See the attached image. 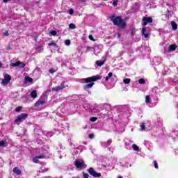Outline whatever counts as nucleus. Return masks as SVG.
<instances>
[{
	"label": "nucleus",
	"instance_id": "obj_41",
	"mask_svg": "<svg viewBox=\"0 0 178 178\" xmlns=\"http://www.w3.org/2000/svg\"><path fill=\"white\" fill-rule=\"evenodd\" d=\"M3 145H5V141H0V147H3Z\"/></svg>",
	"mask_w": 178,
	"mask_h": 178
},
{
	"label": "nucleus",
	"instance_id": "obj_20",
	"mask_svg": "<svg viewBox=\"0 0 178 178\" xmlns=\"http://www.w3.org/2000/svg\"><path fill=\"white\" fill-rule=\"evenodd\" d=\"M132 149H134L136 152H138V151H140V147L137 146V145H136V144H133L132 145Z\"/></svg>",
	"mask_w": 178,
	"mask_h": 178
},
{
	"label": "nucleus",
	"instance_id": "obj_12",
	"mask_svg": "<svg viewBox=\"0 0 178 178\" xmlns=\"http://www.w3.org/2000/svg\"><path fill=\"white\" fill-rule=\"evenodd\" d=\"M74 165L76 168H84V161H76Z\"/></svg>",
	"mask_w": 178,
	"mask_h": 178
},
{
	"label": "nucleus",
	"instance_id": "obj_17",
	"mask_svg": "<svg viewBox=\"0 0 178 178\" xmlns=\"http://www.w3.org/2000/svg\"><path fill=\"white\" fill-rule=\"evenodd\" d=\"M171 27L174 31H176V30H177V24L175 22L172 21Z\"/></svg>",
	"mask_w": 178,
	"mask_h": 178
},
{
	"label": "nucleus",
	"instance_id": "obj_23",
	"mask_svg": "<svg viewBox=\"0 0 178 178\" xmlns=\"http://www.w3.org/2000/svg\"><path fill=\"white\" fill-rule=\"evenodd\" d=\"M152 104L156 105L158 104V97L152 96Z\"/></svg>",
	"mask_w": 178,
	"mask_h": 178
},
{
	"label": "nucleus",
	"instance_id": "obj_19",
	"mask_svg": "<svg viewBox=\"0 0 178 178\" xmlns=\"http://www.w3.org/2000/svg\"><path fill=\"white\" fill-rule=\"evenodd\" d=\"M30 97L31 98H37V91L36 90H33L30 94Z\"/></svg>",
	"mask_w": 178,
	"mask_h": 178
},
{
	"label": "nucleus",
	"instance_id": "obj_18",
	"mask_svg": "<svg viewBox=\"0 0 178 178\" xmlns=\"http://www.w3.org/2000/svg\"><path fill=\"white\" fill-rule=\"evenodd\" d=\"M13 172L16 175H22V170H20L17 167L13 168Z\"/></svg>",
	"mask_w": 178,
	"mask_h": 178
},
{
	"label": "nucleus",
	"instance_id": "obj_38",
	"mask_svg": "<svg viewBox=\"0 0 178 178\" xmlns=\"http://www.w3.org/2000/svg\"><path fill=\"white\" fill-rule=\"evenodd\" d=\"M50 34H51V35H56V31H50Z\"/></svg>",
	"mask_w": 178,
	"mask_h": 178
},
{
	"label": "nucleus",
	"instance_id": "obj_1",
	"mask_svg": "<svg viewBox=\"0 0 178 178\" xmlns=\"http://www.w3.org/2000/svg\"><path fill=\"white\" fill-rule=\"evenodd\" d=\"M97 80H101V77H99V76H93L81 79V83H90L83 86V90L87 91V90H90V88H92L94 86L92 81H97Z\"/></svg>",
	"mask_w": 178,
	"mask_h": 178
},
{
	"label": "nucleus",
	"instance_id": "obj_24",
	"mask_svg": "<svg viewBox=\"0 0 178 178\" xmlns=\"http://www.w3.org/2000/svg\"><path fill=\"white\" fill-rule=\"evenodd\" d=\"M131 81V80L129 78L123 79L124 84H130Z\"/></svg>",
	"mask_w": 178,
	"mask_h": 178
},
{
	"label": "nucleus",
	"instance_id": "obj_47",
	"mask_svg": "<svg viewBox=\"0 0 178 178\" xmlns=\"http://www.w3.org/2000/svg\"><path fill=\"white\" fill-rule=\"evenodd\" d=\"M108 149H109V151H113V147H108Z\"/></svg>",
	"mask_w": 178,
	"mask_h": 178
},
{
	"label": "nucleus",
	"instance_id": "obj_51",
	"mask_svg": "<svg viewBox=\"0 0 178 178\" xmlns=\"http://www.w3.org/2000/svg\"><path fill=\"white\" fill-rule=\"evenodd\" d=\"M94 54H95V55H97L96 53H95V51L94 52Z\"/></svg>",
	"mask_w": 178,
	"mask_h": 178
},
{
	"label": "nucleus",
	"instance_id": "obj_36",
	"mask_svg": "<svg viewBox=\"0 0 178 178\" xmlns=\"http://www.w3.org/2000/svg\"><path fill=\"white\" fill-rule=\"evenodd\" d=\"M118 0H114L113 2V6H118Z\"/></svg>",
	"mask_w": 178,
	"mask_h": 178
},
{
	"label": "nucleus",
	"instance_id": "obj_44",
	"mask_svg": "<svg viewBox=\"0 0 178 178\" xmlns=\"http://www.w3.org/2000/svg\"><path fill=\"white\" fill-rule=\"evenodd\" d=\"M89 39L91 40V41H94V38L92 37V35H90Z\"/></svg>",
	"mask_w": 178,
	"mask_h": 178
},
{
	"label": "nucleus",
	"instance_id": "obj_30",
	"mask_svg": "<svg viewBox=\"0 0 178 178\" xmlns=\"http://www.w3.org/2000/svg\"><path fill=\"white\" fill-rule=\"evenodd\" d=\"M153 164H154V166L155 169L159 168L158 162H156V161H153Z\"/></svg>",
	"mask_w": 178,
	"mask_h": 178
},
{
	"label": "nucleus",
	"instance_id": "obj_33",
	"mask_svg": "<svg viewBox=\"0 0 178 178\" xmlns=\"http://www.w3.org/2000/svg\"><path fill=\"white\" fill-rule=\"evenodd\" d=\"M72 154L73 155H76V154H79V149H74Z\"/></svg>",
	"mask_w": 178,
	"mask_h": 178
},
{
	"label": "nucleus",
	"instance_id": "obj_29",
	"mask_svg": "<svg viewBox=\"0 0 178 178\" xmlns=\"http://www.w3.org/2000/svg\"><path fill=\"white\" fill-rule=\"evenodd\" d=\"M138 83L139 84H145V80L144 79H140Z\"/></svg>",
	"mask_w": 178,
	"mask_h": 178
},
{
	"label": "nucleus",
	"instance_id": "obj_25",
	"mask_svg": "<svg viewBox=\"0 0 178 178\" xmlns=\"http://www.w3.org/2000/svg\"><path fill=\"white\" fill-rule=\"evenodd\" d=\"M25 81H27L28 83H31L33 81V78H30V76H26Z\"/></svg>",
	"mask_w": 178,
	"mask_h": 178
},
{
	"label": "nucleus",
	"instance_id": "obj_37",
	"mask_svg": "<svg viewBox=\"0 0 178 178\" xmlns=\"http://www.w3.org/2000/svg\"><path fill=\"white\" fill-rule=\"evenodd\" d=\"M65 45H67V46L70 45V40H65Z\"/></svg>",
	"mask_w": 178,
	"mask_h": 178
},
{
	"label": "nucleus",
	"instance_id": "obj_5",
	"mask_svg": "<svg viewBox=\"0 0 178 178\" xmlns=\"http://www.w3.org/2000/svg\"><path fill=\"white\" fill-rule=\"evenodd\" d=\"M28 117H29V114L22 113L17 116V119L15 120V122L20 123V122H23L24 120H26V119H27Z\"/></svg>",
	"mask_w": 178,
	"mask_h": 178
},
{
	"label": "nucleus",
	"instance_id": "obj_52",
	"mask_svg": "<svg viewBox=\"0 0 178 178\" xmlns=\"http://www.w3.org/2000/svg\"><path fill=\"white\" fill-rule=\"evenodd\" d=\"M97 49H98V47H97Z\"/></svg>",
	"mask_w": 178,
	"mask_h": 178
},
{
	"label": "nucleus",
	"instance_id": "obj_6",
	"mask_svg": "<svg viewBox=\"0 0 178 178\" xmlns=\"http://www.w3.org/2000/svg\"><path fill=\"white\" fill-rule=\"evenodd\" d=\"M10 66V67H22V69H24V67H26V64L21 61H17L15 63H11Z\"/></svg>",
	"mask_w": 178,
	"mask_h": 178
},
{
	"label": "nucleus",
	"instance_id": "obj_42",
	"mask_svg": "<svg viewBox=\"0 0 178 178\" xmlns=\"http://www.w3.org/2000/svg\"><path fill=\"white\" fill-rule=\"evenodd\" d=\"M89 176L88 174L83 173V178H88Z\"/></svg>",
	"mask_w": 178,
	"mask_h": 178
},
{
	"label": "nucleus",
	"instance_id": "obj_21",
	"mask_svg": "<svg viewBox=\"0 0 178 178\" xmlns=\"http://www.w3.org/2000/svg\"><path fill=\"white\" fill-rule=\"evenodd\" d=\"M44 104H45V101H39L35 103V106H41L42 105H44Z\"/></svg>",
	"mask_w": 178,
	"mask_h": 178
},
{
	"label": "nucleus",
	"instance_id": "obj_4",
	"mask_svg": "<svg viewBox=\"0 0 178 178\" xmlns=\"http://www.w3.org/2000/svg\"><path fill=\"white\" fill-rule=\"evenodd\" d=\"M176 48H177L176 44H171L168 48H165L164 51L165 56H166V58H170V56H172V52L176 51Z\"/></svg>",
	"mask_w": 178,
	"mask_h": 178
},
{
	"label": "nucleus",
	"instance_id": "obj_7",
	"mask_svg": "<svg viewBox=\"0 0 178 178\" xmlns=\"http://www.w3.org/2000/svg\"><path fill=\"white\" fill-rule=\"evenodd\" d=\"M88 172L93 177H101V173L97 172L92 168H89Z\"/></svg>",
	"mask_w": 178,
	"mask_h": 178
},
{
	"label": "nucleus",
	"instance_id": "obj_13",
	"mask_svg": "<svg viewBox=\"0 0 178 178\" xmlns=\"http://www.w3.org/2000/svg\"><path fill=\"white\" fill-rule=\"evenodd\" d=\"M146 104H152V95H148L145 97Z\"/></svg>",
	"mask_w": 178,
	"mask_h": 178
},
{
	"label": "nucleus",
	"instance_id": "obj_9",
	"mask_svg": "<svg viewBox=\"0 0 178 178\" xmlns=\"http://www.w3.org/2000/svg\"><path fill=\"white\" fill-rule=\"evenodd\" d=\"M10 80H12V76L10 75L7 74L4 76V79L1 81V84L3 86H7V84H9Z\"/></svg>",
	"mask_w": 178,
	"mask_h": 178
},
{
	"label": "nucleus",
	"instance_id": "obj_34",
	"mask_svg": "<svg viewBox=\"0 0 178 178\" xmlns=\"http://www.w3.org/2000/svg\"><path fill=\"white\" fill-rule=\"evenodd\" d=\"M49 47H56V43L51 42L48 44Z\"/></svg>",
	"mask_w": 178,
	"mask_h": 178
},
{
	"label": "nucleus",
	"instance_id": "obj_50",
	"mask_svg": "<svg viewBox=\"0 0 178 178\" xmlns=\"http://www.w3.org/2000/svg\"><path fill=\"white\" fill-rule=\"evenodd\" d=\"M0 67H2V63H0Z\"/></svg>",
	"mask_w": 178,
	"mask_h": 178
},
{
	"label": "nucleus",
	"instance_id": "obj_10",
	"mask_svg": "<svg viewBox=\"0 0 178 178\" xmlns=\"http://www.w3.org/2000/svg\"><path fill=\"white\" fill-rule=\"evenodd\" d=\"M153 20L151 17H144L143 18V23L142 25L143 26H147L148 24V23H152Z\"/></svg>",
	"mask_w": 178,
	"mask_h": 178
},
{
	"label": "nucleus",
	"instance_id": "obj_31",
	"mask_svg": "<svg viewBox=\"0 0 178 178\" xmlns=\"http://www.w3.org/2000/svg\"><path fill=\"white\" fill-rule=\"evenodd\" d=\"M92 49H94L93 47H90V46H87L86 47V51H92Z\"/></svg>",
	"mask_w": 178,
	"mask_h": 178
},
{
	"label": "nucleus",
	"instance_id": "obj_28",
	"mask_svg": "<svg viewBox=\"0 0 178 178\" xmlns=\"http://www.w3.org/2000/svg\"><path fill=\"white\" fill-rule=\"evenodd\" d=\"M69 27L70 30H74V29H76V25L74 24H70Z\"/></svg>",
	"mask_w": 178,
	"mask_h": 178
},
{
	"label": "nucleus",
	"instance_id": "obj_15",
	"mask_svg": "<svg viewBox=\"0 0 178 178\" xmlns=\"http://www.w3.org/2000/svg\"><path fill=\"white\" fill-rule=\"evenodd\" d=\"M147 31V29L145 28H143L142 29V34L145 37V38H148L149 37V33H145Z\"/></svg>",
	"mask_w": 178,
	"mask_h": 178
},
{
	"label": "nucleus",
	"instance_id": "obj_45",
	"mask_svg": "<svg viewBox=\"0 0 178 178\" xmlns=\"http://www.w3.org/2000/svg\"><path fill=\"white\" fill-rule=\"evenodd\" d=\"M9 1H11V0H3V2H4V3H8Z\"/></svg>",
	"mask_w": 178,
	"mask_h": 178
},
{
	"label": "nucleus",
	"instance_id": "obj_49",
	"mask_svg": "<svg viewBox=\"0 0 178 178\" xmlns=\"http://www.w3.org/2000/svg\"><path fill=\"white\" fill-rule=\"evenodd\" d=\"M117 178H123V177L119 175Z\"/></svg>",
	"mask_w": 178,
	"mask_h": 178
},
{
	"label": "nucleus",
	"instance_id": "obj_3",
	"mask_svg": "<svg viewBox=\"0 0 178 178\" xmlns=\"http://www.w3.org/2000/svg\"><path fill=\"white\" fill-rule=\"evenodd\" d=\"M111 22H113L114 26H118V27H121L122 29H124L126 27V22L121 16L115 17V15H112L110 17Z\"/></svg>",
	"mask_w": 178,
	"mask_h": 178
},
{
	"label": "nucleus",
	"instance_id": "obj_8",
	"mask_svg": "<svg viewBox=\"0 0 178 178\" xmlns=\"http://www.w3.org/2000/svg\"><path fill=\"white\" fill-rule=\"evenodd\" d=\"M109 80H113V81H116V80H118V77H116L115 75H113V73L112 72H109L108 74V76H106L105 78V81H109Z\"/></svg>",
	"mask_w": 178,
	"mask_h": 178
},
{
	"label": "nucleus",
	"instance_id": "obj_11",
	"mask_svg": "<svg viewBox=\"0 0 178 178\" xmlns=\"http://www.w3.org/2000/svg\"><path fill=\"white\" fill-rule=\"evenodd\" d=\"M63 88H66V86H65L64 84L52 88L51 91H60V90H63Z\"/></svg>",
	"mask_w": 178,
	"mask_h": 178
},
{
	"label": "nucleus",
	"instance_id": "obj_46",
	"mask_svg": "<svg viewBox=\"0 0 178 178\" xmlns=\"http://www.w3.org/2000/svg\"><path fill=\"white\" fill-rule=\"evenodd\" d=\"M4 35H6V36L9 35V33H8V31L5 32V33H4Z\"/></svg>",
	"mask_w": 178,
	"mask_h": 178
},
{
	"label": "nucleus",
	"instance_id": "obj_32",
	"mask_svg": "<svg viewBox=\"0 0 178 178\" xmlns=\"http://www.w3.org/2000/svg\"><path fill=\"white\" fill-rule=\"evenodd\" d=\"M21 109H23L22 106H18L15 108V112H20Z\"/></svg>",
	"mask_w": 178,
	"mask_h": 178
},
{
	"label": "nucleus",
	"instance_id": "obj_26",
	"mask_svg": "<svg viewBox=\"0 0 178 178\" xmlns=\"http://www.w3.org/2000/svg\"><path fill=\"white\" fill-rule=\"evenodd\" d=\"M153 61H154V65H158V63H156V62H161V59L160 58H154V59H153Z\"/></svg>",
	"mask_w": 178,
	"mask_h": 178
},
{
	"label": "nucleus",
	"instance_id": "obj_48",
	"mask_svg": "<svg viewBox=\"0 0 178 178\" xmlns=\"http://www.w3.org/2000/svg\"><path fill=\"white\" fill-rule=\"evenodd\" d=\"M172 83H173V86H176V84H175V83H176V81H173Z\"/></svg>",
	"mask_w": 178,
	"mask_h": 178
},
{
	"label": "nucleus",
	"instance_id": "obj_43",
	"mask_svg": "<svg viewBox=\"0 0 178 178\" xmlns=\"http://www.w3.org/2000/svg\"><path fill=\"white\" fill-rule=\"evenodd\" d=\"M49 73H51V74H53V73H55V71L54 69H50L49 70Z\"/></svg>",
	"mask_w": 178,
	"mask_h": 178
},
{
	"label": "nucleus",
	"instance_id": "obj_40",
	"mask_svg": "<svg viewBox=\"0 0 178 178\" xmlns=\"http://www.w3.org/2000/svg\"><path fill=\"white\" fill-rule=\"evenodd\" d=\"M88 138H90V139L94 138V134H89V136H88Z\"/></svg>",
	"mask_w": 178,
	"mask_h": 178
},
{
	"label": "nucleus",
	"instance_id": "obj_27",
	"mask_svg": "<svg viewBox=\"0 0 178 178\" xmlns=\"http://www.w3.org/2000/svg\"><path fill=\"white\" fill-rule=\"evenodd\" d=\"M140 127V131H144V130H145V124L142 123Z\"/></svg>",
	"mask_w": 178,
	"mask_h": 178
},
{
	"label": "nucleus",
	"instance_id": "obj_22",
	"mask_svg": "<svg viewBox=\"0 0 178 178\" xmlns=\"http://www.w3.org/2000/svg\"><path fill=\"white\" fill-rule=\"evenodd\" d=\"M152 92H153L154 94H158V92H159V89L158 88V87L155 86L152 89Z\"/></svg>",
	"mask_w": 178,
	"mask_h": 178
},
{
	"label": "nucleus",
	"instance_id": "obj_16",
	"mask_svg": "<svg viewBox=\"0 0 178 178\" xmlns=\"http://www.w3.org/2000/svg\"><path fill=\"white\" fill-rule=\"evenodd\" d=\"M97 66L101 67L103 65H105V60H98L96 61Z\"/></svg>",
	"mask_w": 178,
	"mask_h": 178
},
{
	"label": "nucleus",
	"instance_id": "obj_53",
	"mask_svg": "<svg viewBox=\"0 0 178 178\" xmlns=\"http://www.w3.org/2000/svg\"><path fill=\"white\" fill-rule=\"evenodd\" d=\"M97 49H98V47H97Z\"/></svg>",
	"mask_w": 178,
	"mask_h": 178
},
{
	"label": "nucleus",
	"instance_id": "obj_14",
	"mask_svg": "<svg viewBox=\"0 0 178 178\" xmlns=\"http://www.w3.org/2000/svg\"><path fill=\"white\" fill-rule=\"evenodd\" d=\"M111 144H112V140L109 139L108 141L104 142L102 144V145L104 148H108V147H109V145H111Z\"/></svg>",
	"mask_w": 178,
	"mask_h": 178
},
{
	"label": "nucleus",
	"instance_id": "obj_35",
	"mask_svg": "<svg viewBox=\"0 0 178 178\" xmlns=\"http://www.w3.org/2000/svg\"><path fill=\"white\" fill-rule=\"evenodd\" d=\"M97 117H92L90 119V122H97Z\"/></svg>",
	"mask_w": 178,
	"mask_h": 178
},
{
	"label": "nucleus",
	"instance_id": "obj_2",
	"mask_svg": "<svg viewBox=\"0 0 178 178\" xmlns=\"http://www.w3.org/2000/svg\"><path fill=\"white\" fill-rule=\"evenodd\" d=\"M48 156H49L48 151L42 149H36V156L33 157V162L37 163L39 159H45V158H48Z\"/></svg>",
	"mask_w": 178,
	"mask_h": 178
},
{
	"label": "nucleus",
	"instance_id": "obj_39",
	"mask_svg": "<svg viewBox=\"0 0 178 178\" xmlns=\"http://www.w3.org/2000/svg\"><path fill=\"white\" fill-rule=\"evenodd\" d=\"M69 13H70V15H73V13H74V10H73V8H70V9Z\"/></svg>",
	"mask_w": 178,
	"mask_h": 178
}]
</instances>
